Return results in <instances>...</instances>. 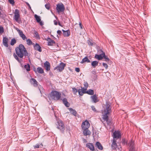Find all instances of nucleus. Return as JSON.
Wrapping results in <instances>:
<instances>
[{"mask_svg": "<svg viewBox=\"0 0 151 151\" xmlns=\"http://www.w3.org/2000/svg\"><path fill=\"white\" fill-rule=\"evenodd\" d=\"M117 146L116 143V140L115 139H113L112 144L111 145V147L112 150H115Z\"/></svg>", "mask_w": 151, "mask_h": 151, "instance_id": "16", "label": "nucleus"}, {"mask_svg": "<svg viewBox=\"0 0 151 151\" xmlns=\"http://www.w3.org/2000/svg\"><path fill=\"white\" fill-rule=\"evenodd\" d=\"M37 72L40 73L42 74L44 73L43 69L41 67H39L37 68Z\"/></svg>", "mask_w": 151, "mask_h": 151, "instance_id": "30", "label": "nucleus"}, {"mask_svg": "<svg viewBox=\"0 0 151 151\" xmlns=\"http://www.w3.org/2000/svg\"><path fill=\"white\" fill-rule=\"evenodd\" d=\"M91 72L93 74V75H96V71H93Z\"/></svg>", "mask_w": 151, "mask_h": 151, "instance_id": "62", "label": "nucleus"}, {"mask_svg": "<svg viewBox=\"0 0 151 151\" xmlns=\"http://www.w3.org/2000/svg\"><path fill=\"white\" fill-rule=\"evenodd\" d=\"M15 29L17 30V31L18 32V33H19L22 31L19 30L18 28L16 27L15 28Z\"/></svg>", "mask_w": 151, "mask_h": 151, "instance_id": "53", "label": "nucleus"}, {"mask_svg": "<svg viewBox=\"0 0 151 151\" xmlns=\"http://www.w3.org/2000/svg\"><path fill=\"white\" fill-rule=\"evenodd\" d=\"M57 33L60 35L62 34L61 31L60 30H58L57 31Z\"/></svg>", "mask_w": 151, "mask_h": 151, "instance_id": "52", "label": "nucleus"}, {"mask_svg": "<svg viewBox=\"0 0 151 151\" xmlns=\"http://www.w3.org/2000/svg\"><path fill=\"white\" fill-rule=\"evenodd\" d=\"M15 50L16 53H14L13 54L14 58L19 63H22L23 60L22 58L24 56H26L28 55L26 49L23 45L20 44L18 47L16 48Z\"/></svg>", "mask_w": 151, "mask_h": 151, "instance_id": "1", "label": "nucleus"}, {"mask_svg": "<svg viewBox=\"0 0 151 151\" xmlns=\"http://www.w3.org/2000/svg\"><path fill=\"white\" fill-rule=\"evenodd\" d=\"M35 18L36 19L37 22H40L41 20L40 17L38 16L37 14H35L34 15Z\"/></svg>", "mask_w": 151, "mask_h": 151, "instance_id": "33", "label": "nucleus"}, {"mask_svg": "<svg viewBox=\"0 0 151 151\" xmlns=\"http://www.w3.org/2000/svg\"><path fill=\"white\" fill-rule=\"evenodd\" d=\"M79 25L80 27L81 28V29H83V26L82 25V24L80 22L79 24Z\"/></svg>", "mask_w": 151, "mask_h": 151, "instance_id": "56", "label": "nucleus"}, {"mask_svg": "<svg viewBox=\"0 0 151 151\" xmlns=\"http://www.w3.org/2000/svg\"><path fill=\"white\" fill-rule=\"evenodd\" d=\"M24 68L26 69L27 71H29L30 70V65L29 64L27 63L24 66Z\"/></svg>", "mask_w": 151, "mask_h": 151, "instance_id": "32", "label": "nucleus"}, {"mask_svg": "<svg viewBox=\"0 0 151 151\" xmlns=\"http://www.w3.org/2000/svg\"><path fill=\"white\" fill-rule=\"evenodd\" d=\"M111 104L109 101H106V108L104 111V113L103 115H109L111 111Z\"/></svg>", "mask_w": 151, "mask_h": 151, "instance_id": "4", "label": "nucleus"}, {"mask_svg": "<svg viewBox=\"0 0 151 151\" xmlns=\"http://www.w3.org/2000/svg\"><path fill=\"white\" fill-rule=\"evenodd\" d=\"M40 145L39 144H36V145H34L33 147L35 149L38 148H39Z\"/></svg>", "mask_w": 151, "mask_h": 151, "instance_id": "48", "label": "nucleus"}, {"mask_svg": "<svg viewBox=\"0 0 151 151\" xmlns=\"http://www.w3.org/2000/svg\"><path fill=\"white\" fill-rule=\"evenodd\" d=\"M14 15H16L20 16L19 13V11L18 9H15V12H14Z\"/></svg>", "mask_w": 151, "mask_h": 151, "instance_id": "39", "label": "nucleus"}, {"mask_svg": "<svg viewBox=\"0 0 151 151\" xmlns=\"http://www.w3.org/2000/svg\"><path fill=\"white\" fill-rule=\"evenodd\" d=\"M91 62L90 60L88 59L87 56H86L84 58L82 59V61L81 62V63H83L85 62L90 63Z\"/></svg>", "mask_w": 151, "mask_h": 151, "instance_id": "25", "label": "nucleus"}, {"mask_svg": "<svg viewBox=\"0 0 151 151\" xmlns=\"http://www.w3.org/2000/svg\"><path fill=\"white\" fill-rule=\"evenodd\" d=\"M128 145L129 146V151H135V146L134 141L131 140L129 142Z\"/></svg>", "mask_w": 151, "mask_h": 151, "instance_id": "7", "label": "nucleus"}, {"mask_svg": "<svg viewBox=\"0 0 151 151\" xmlns=\"http://www.w3.org/2000/svg\"><path fill=\"white\" fill-rule=\"evenodd\" d=\"M30 82L34 87H37L38 86V82L35 79L31 78L30 80Z\"/></svg>", "mask_w": 151, "mask_h": 151, "instance_id": "13", "label": "nucleus"}, {"mask_svg": "<svg viewBox=\"0 0 151 151\" xmlns=\"http://www.w3.org/2000/svg\"><path fill=\"white\" fill-rule=\"evenodd\" d=\"M61 95V94L60 92L55 91H52L50 94V97L55 100H59Z\"/></svg>", "mask_w": 151, "mask_h": 151, "instance_id": "3", "label": "nucleus"}, {"mask_svg": "<svg viewBox=\"0 0 151 151\" xmlns=\"http://www.w3.org/2000/svg\"><path fill=\"white\" fill-rule=\"evenodd\" d=\"M103 54L101 53L99 55L96 54L95 55L94 58L99 60H101L103 58V54Z\"/></svg>", "mask_w": 151, "mask_h": 151, "instance_id": "24", "label": "nucleus"}, {"mask_svg": "<svg viewBox=\"0 0 151 151\" xmlns=\"http://www.w3.org/2000/svg\"><path fill=\"white\" fill-rule=\"evenodd\" d=\"M122 144L124 145H125L127 144V142L126 141H125V140H124L122 142Z\"/></svg>", "mask_w": 151, "mask_h": 151, "instance_id": "61", "label": "nucleus"}, {"mask_svg": "<svg viewBox=\"0 0 151 151\" xmlns=\"http://www.w3.org/2000/svg\"><path fill=\"white\" fill-rule=\"evenodd\" d=\"M91 109L94 112H98V111L96 110L95 107L94 106H91Z\"/></svg>", "mask_w": 151, "mask_h": 151, "instance_id": "42", "label": "nucleus"}, {"mask_svg": "<svg viewBox=\"0 0 151 151\" xmlns=\"http://www.w3.org/2000/svg\"><path fill=\"white\" fill-rule=\"evenodd\" d=\"M102 65L103 66L105 67L106 69H107L108 68V66L106 63H102Z\"/></svg>", "mask_w": 151, "mask_h": 151, "instance_id": "46", "label": "nucleus"}, {"mask_svg": "<svg viewBox=\"0 0 151 151\" xmlns=\"http://www.w3.org/2000/svg\"><path fill=\"white\" fill-rule=\"evenodd\" d=\"M14 19L15 20H16V21L17 22H18L19 19L20 17V16L14 15Z\"/></svg>", "mask_w": 151, "mask_h": 151, "instance_id": "38", "label": "nucleus"}, {"mask_svg": "<svg viewBox=\"0 0 151 151\" xmlns=\"http://www.w3.org/2000/svg\"><path fill=\"white\" fill-rule=\"evenodd\" d=\"M72 88V91L73 93L75 94L77 92H78V90H77V89L76 88L73 87V88Z\"/></svg>", "mask_w": 151, "mask_h": 151, "instance_id": "41", "label": "nucleus"}, {"mask_svg": "<svg viewBox=\"0 0 151 151\" xmlns=\"http://www.w3.org/2000/svg\"><path fill=\"white\" fill-rule=\"evenodd\" d=\"M88 45L90 46H93V43L92 42V40H88L87 41Z\"/></svg>", "mask_w": 151, "mask_h": 151, "instance_id": "37", "label": "nucleus"}, {"mask_svg": "<svg viewBox=\"0 0 151 151\" xmlns=\"http://www.w3.org/2000/svg\"><path fill=\"white\" fill-rule=\"evenodd\" d=\"M68 109L73 115H74L75 116H76L77 114V112L75 109H73L71 108H69Z\"/></svg>", "mask_w": 151, "mask_h": 151, "instance_id": "27", "label": "nucleus"}, {"mask_svg": "<svg viewBox=\"0 0 151 151\" xmlns=\"http://www.w3.org/2000/svg\"><path fill=\"white\" fill-rule=\"evenodd\" d=\"M103 58H104L105 59V61L106 62L109 61L110 60V59L107 56H106L105 55V53H103Z\"/></svg>", "mask_w": 151, "mask_h": 151, "instance_id": "31", "label": "nucleus"}, {"mask_svg": "<svg viewBox=\"0 0 151 151\" xmlns=\"http://www.w3.org/2000/svg\"><path fill=\"white\" fill-rule=\"evenodd\" d=\"M34 35L35 37L37 39H40V37L38 33L37 32H35L34 34Z\"/></svg>", "mask_w": 151, "mask_h": 151, "instance_id": "36", "label": "nucleus"}, {"mask_svg": "<svg viewBox=\"0 0 151 151\" xmlns=\"http://www.w3.org/2000/svg\"><path fill=\"white\" fill-rule=\"evenodd\" d=\"M54 24L55 25H57L58 24V22L56 20H54L53 21Z\"/></svg>", "mask_w": 151, "mask_h": 151, "instance_id": "58", "label": "nucleus"}, {"mask_svg": "<svg viewBox=\"0 0 151 151\" xmlns=\"http://www.w3.org/2000/svg\"><path fill=\"white\" fill-rule=\"evenodd\" d=\"M86 147L88 148L91 151H95V148L93 144L92 143H88L86 144Z\"/></svg>", "mask_w": 151, "mask_h": 151, "instance_id": "12", "label": "nucleus"}, {"mask_svg": "<svg viewBox=\"0 0 151 151\" xmlns=\"http://www.w3.org/2000/svg\"><path fill=\"white\" fill-rule=\"evenodd\" d=\"M58 24L59 26H61V27H63V25H62L61 24H60V22H58Z\"/></svg>", "mask_w": 151, "mask_h": 151, "instance_id": "63", "label": "nucleus"}, {"mask_svg": "<svg viewBox=\"0 0 151 151\" xmlns=\"http://www.w3.org/2000/svg\"><path fill=\"white\" fill-rule=\"evenodd\" d=\"M26 4H27V5L28 6L29 8L30 9H31V7L29 5V4L27 2L26 3Z\"/></svg>", "mask_w": 151, "mask_h": 151, "instance_id": "60", "label": "nucleus"}, {"mask_svg": "<svg viewBox=\"0 0 151 151\" xmlns=\"http://www.w3.org/2000/svg\"><path fill=\"white\" fill-rule=\"evenodd\" d=\"M65 65V64L63 62H61L59 65L55 67L54 68V70H55L56 69L58 70L59 72H61L64 69Z\"/></svg>", "mask_w": 151, "mask_h": 151, "instance_id": "5", "label": "nucleus"}, {"mask_svg": "<svg viewBox=\"0 0 151 151\" xmlns=\"http://www.w3.org/2000/svg\"><path fill=\"white\" fill-rule=\"evenodd\" d=\"M19 36L21 37L22 38V39L23 40H27V37L24 34H23V32L21 31L19 33Z\"/></svg>", "mask_w": 151, "mask_h": 151, "instance_id": "26", "label": "nucleus"}, {"mask_svg": "<svg viewBox=\"0 0 151 151\" xmlns=\"http://www.w3.org/2000/svg\"><path fill=\"white\" fill-rule=\"evenodd\" d=\"M55 45H56L57 47H59V45H58V43H55Z\"/></svg>", "mask_w": 151, "mask_h": 151, "instance_id": "64", "label": "nucleus"}, {"mask_svg": "<svg viewBox=\"0 0 151 151\" xmlns=\"http://www.w3.org/2000/svg\"><path fill=\"white\" fill-rule=\"evenodd\" d=\"M8 38L6 37H4L3 40V43L4 45L6 47H8Z\"/></svg>", "mask_w": 151, "mask_h": 151, "instance_id": "19", "label": "nucleus"}, {"mask_svg": "<svg viewBox=\"0 0 151 151\" xmlns=\"http://www.w3.org/2000/svg\"><path fill=\"white\" fill-rule=\"evenodd\" d=\"M55 116L57 121V122L56 123V124L57 126V128L58 129H59L62 133H64V131L65 130L64 124L62 121L59 119L57 117L55 113Z\"/></svg>", "mask_w": 151, "mask_h": 151, "instance_id": "2", "label": "nucleus"}, {"mask_svg": "<svg viewBox=\"0 0 151 151\" xmlns=\"http://www.w3.org/2000/svg\"><path fill=\"white\" fill-rule=\"evenodd\" d=\"M83 129V133L84 135L87 136L91 134V132L88 129Z\"/></svg>", "mask_w": 151, "mask_h": 151, "instance_id": "18", "label": "nucleus"}, {"mask_svg": "<svg viewBox=\"0 0 151 151\" xmlns=\"http://www.w3.org/2000/svg\"><path fill=\"white\" fill-rule=\"evenodd\" d=\"M33 70L35 72V73H37V70H36V68L35 67L33 68Z\"/></svg>", "mask_w": 151, "mask_h": 151, "instance_id": "55", "label": "nucleus"}, {"mask_svg": "<svg viewBox=\"0 0 151 151\" xmlns=\"http://www.w3.org/2000/svg\"><path fill=\"white\" fill-rule=\"evenodd\" d=\"M91 99L92 101L94 103H96L99 101V100L97 95L95 94L91 96Z\"/></svg>", "mask_w": 151, "mask_h": 151, "instance_id": "11", "label": "nucleus"}, {"mask_svg": "<svg viewBox=\"0 0 151 151\" xmlns=\"http://www.w3.org/2000/svg\"><path fill=\"white\" fill-rule=\"evenodd\" d=\"M109 115H103L102 118L104 121L106 122V123L108 125H111L112 123L111 121L109 119Z\"/></svg>", "mask_w": 151, "mask_h": 151, "instance_id": "8", "label": "nucleus"}, {"mask_svg": "<svg viewBox=\"0 0 151 151\" xmlns=\"http://www.w3.org/2000/svg\"><path fill=\"white\" fill-rule=\"evenodd\" d=\"M6 15L4 14H2L1 13L0 14V17L2 19H4L6 17Z\"/></svg>", "mask_w": 151, "mask_h": 151, "instance_id": "40", "label": "nucleus"}, {"mask_svg": "<svg viewBox=\"0 0 151 151\" xmlns=\"http://www.w3.org/2000/svg\"><path fill=\"white\" fill-rule=\"evenodd\" d=\"M87 88H84V87H81V90L79 89L78 90V92L79 94L81 96H82L83 95V94L86 93V90Z\"/></svg>", "mask_w": 151, "mask_h": 151, "instance_id": "10", "label": "nucleus"}, {"mask_svg": "<svg viewBox=\"0 0 151 151\" xmlns=\"http://www.w3.org/2000/svg\"><path fill=\"white\" fill-rule=\"evenodd\" d=\"M62 31L63 32V34L64 37H68L70 36V31L69 30L65 31L63 29H62Z\"/></svg>", "mask_w": 151, "mask_h": 151, "instance_id": "20", "label": "nucleus"}, {"mask_svg": "<svg viewBox=\"0 0 151 151\" xmlns=\"http://www.w3.org/2000/svg\"><path fill=\"white\" fill-rule=\"evenodd\" d=\"M98 64V62L97 61H93L91 63V65L94 68L97 66Z\"/></svg>", "mask_w": 151, "mask_h": 151, "instance_id": "28", "label": "nucleus"}, {"mask_svg": "<svg viewBox=\"0 0 151 151\" xmlns=\"http://www.w3.org/2000/svg\"><path fill=\"white\" fill-rule=\"evenodd\" d=\"M65 9L64 5L62 3L60 4H58L57 5L56 9L58 12H64Z\"/></svg>", "mask_w": 151, "mask_h": 151, "instance_id": "6", "label": "nucleus"}, {"mask_svg": "<svg viewBox=\"0 0 151 151\" xmlns=\"http://www.w3.org/2000/svg\"><path fill=\"white\" fill-rule=\"evenodd\" d=\"M16 42V40L14 38H13L11 40L10 44L12 45H13Z\"/></svg>", "mask_w": 151, "mask_h": 151, "instance_id": "35", "label": "nucleus"}, {"mask_svg": "<svg viewBox=\"0 0 151 151\" xmlns=\"http://www.w3.org/2000/svg\"><path fill=\"white\" fill-rule=\"evenodd\" d=\"M98 53L101 54V53H105L101 49H99L98 50Z\"/></svg>", "mask_w": 151, "mask_h": 151, "instance_id": "49", "label": "nucleus"}, {"mask_svg": "<svg viewBox=\"0 0 151 151\" xmlns=\"http://www.w3.org/2000/svg\"><path fill=\"white\" fill-rule=\"evenodd\" d=\"M38 23H39L40 24L41 26H42L44 24L43 22H42V21H40V22H38Z\"/></svg>", "mask_w": 151, "mask_h": 151, "instance_id": "57", "label": "nucleus"}, {"mask_svg": "<svg viewBox=\"0 0 151 151\" xmlns=\"http://www.w3.org/2000/svg\"><path fill=\"white\" fill-rule=\"evenodd\" d=\"M9 2L12 5H14V0H8Z\"/></svg>", "mask_w": 151, "mask_h": 151, "instance_id": "47", "label": "nucleus"}, {"mask_svg": "<svg viewBox=\"0 0 151 151\" xmlns=\"http://www.w3.org/2000/svg\"><path fill=\"white\" fill-rule=\"evenodd\" d=\"M121 137V135L119 132L115 131L113 133V139L119 138Z\"/></svg>", "mask_w": 151, "mask_h": 151, "instance_id": "14", "label": "nucleus"}, {"mask_svg": "<svg viewBox=\"0 0 151 151\" xmlns=\"http://www.w3.org/2000/svg\"><path fill=\"white\" fill-rule=\"evenodd\" d=\"M63 104L66 107H69L70 106V104L67 101V99L65 98L63 99Z\"/></svg>", "mask_w": 151, "mask_h": 151, "instance_id": "23", "label": "nucleus"}, {"mask_svg": "<svg viewBox=\"0 0 151 151\" xmlns=\"http://www.w3.org/2000/svg\"><path fill=\"white\" fill-rule=\"evenodd\" d=\"M7 49L9 50L10 53H11V50L12 48L10 47H9Z\"/></svg>", "mask_w": 151, "mask_h": 151, "instance_id": "54", "label": "nucleus"}, {"mask_svg": "<svg viewBox=\"0 0 151 151\" xmlns=\"http://www.w3.org/2000/svg\"><path fill=\"white\" fill-rule=\"evenodd\" d=\"M26 40V42H27V44L28 45H30L32 44V42L31 40L29 39H27Z\"/></svg>", "mask_w": 151, "mask_h": 151, "instance_id": "34", "label": "nucleus"}, {"mask_svg": "<svg viewBox=\"0 0 151 151\" xmlns=\"http://www.w3.org/2000/svg\"><path fill=\"white\" fill-rule=\"evenodd\" d=\"M45 8L48 10H49L50 8V5L49 4H46L45 5Z\"/></svg>", "mask_w": 151, "mask_h": 151, "instance_id": "45", "label": "nucleus"}, {"mask_svg": "<svg viewBox=\"0 0 151 151\" xmlns=\"http://www.w3.org/2000/svg\"><path fill=\"white\" fill-rule=\"evenodd\" d=\"M45 40L48 41L47 45L48 46L53 45V44H55V42L50 37H48Z\"/></svg>", "mask_w": 151, "mask_h": 151, "instance_id": "15", "label": "nucleus"}, {"mask_svg": "<svg viewBox=\"0 0 151 151\" xmlns=\"http://www.w3.org/2000/svg\"><path fill=\"white\" fill-rule=\"evenodd\" d=\"M95 147H97L100 150H102L103 149V147L101 143L99 142H97L95 145Z\"/></svg>", "mask_w": 151, "mask_h": 151, "instance_id": "21", "label": "nucleus"}, {"mask_svg": "<svg viewBox=\"0 0 151 151\" xmlns=\"http://www.w3.org/2000/svg\"><path fill=\"white\" fill-rule=\"evenodd\" d=\"M75 70L76 72L78 73L80 71V69L79 68H76Z\"/></svg>", "mask_w": 151, "mask_h": 151, "instance_id": "50", "label": "nucleus"}, {"mask_svg": "<svg viewBox=\"0 0 151 151\" xmlns=\"http://www.w3.org/2000/svg\"><path fill=\"white\" fill-rule=\"evenodd\" d=\"M94 91L91 89L88 90L86 91V93H87L90 95H94Z\"/></svg>", "mask_w": 151, "mask_h": 151, "instance_id": "29", "label": "nucleus"}, {"mask_svg": "<svg viewBox=\"0 0 151 151\" xmlns=\"http://www.w3.org/2000/svg\"><path fill=\"white\" fill-rule=\"evenodd\" d=\"M83 143H86L87 142V140L84 138L83 139Z\"/></svg>", "mask_w": 151, "mask_h": 151, "instance_id": "59", "label": "nucleus"}, {"mask_svg": "<svg viewBox=\"0 0 151 151\" xmlns=\"http://www.w3.org/2000/svg\"><path fill=\"white\" fill-rule=\"evenodd\" d=\"M4 32V29L3 27L1 26H0V33H2Z\"/></svg>", "mask_w": 151, "mask_h": 151, "instance_id": "44", "label": "nucleus"}, {"mask_svg": "<svg viewBox=\"0 0 151 151\" xmlns=\"http://www.w3.org/2000/svg\"><path fill=\"white\" fill-rule=\"evenodd\" d=\"M90 125L88 121L86 120L84 122H83L81 127L82 129H88Z\"/></svg>", "mask_w": 151, "mask_h": 151, "instance_id": "9", "label": "nucleus"}, {"mask_svg": "<svg viewBox=\"0 0 151 151\" xmlns=\"http://www.w3.org/2000/svg\"><path fill=\"white\" fill-rule=\"evenodd\" d=\"M34 47L35 50L38 51L40 52H41L42 51L41 47L37 43H36L35 45L34 46Z\"/></svg>", "mask_w": 151, "mask_h": 151, "instance_id": "22", "label": "nucleus"}, {"mask_svg": "<svg viewBox=\"0 0 151 151\" xmlns=\"http://www.w3.org/2000/svg\"><path fill=\"white\" fill-rule=\"evenodd\" d=\"M44 66L45 68V69L47 71H49L50 70V63L46 61L44 63Z\"/></svg>", "mask_w": 151, "mask_h": 151, "instance_id": "17", "label": "nucleus"}, {"mask_svg": "<svg viewBox=\"0 0 151 151\" xmlns=\"http://www.w3.org/2000/svg\"><path fill=\"white\" fill-rule=\"evenodd\" d=\"M84 86L86 88H87V87H88V83L87 82H86V83H84Z\"/></svg>", "mask_w": 151, "mask_h": 151, "instance_id": "51", "label": "nucleus"}, {"mask_svg": "<svg viewBox=\"0 0 151 151\" xmlns=\"http://www.w3.org/2000/svg\"><path fill=\"white\" fill-rule=\"evenodd\" d=\"M91 77L94 81H95L97 78V76L96 75H93L91 76Z\"/></svg>", "mask_w": 151, "mask_h": 151, "instance_id": "43", "label": "nucleus"}]
</instances>
